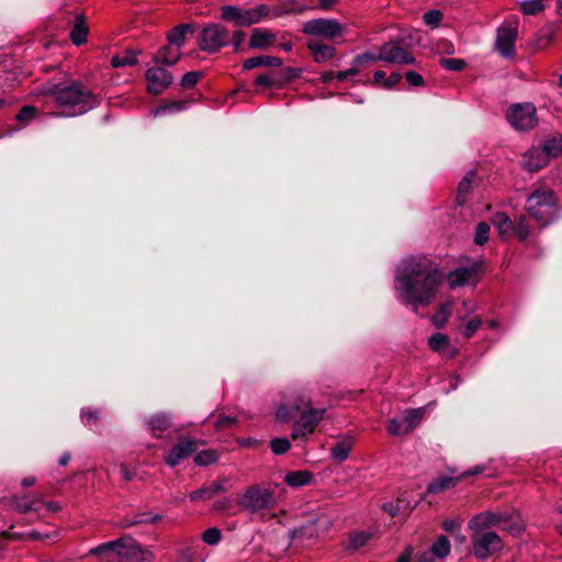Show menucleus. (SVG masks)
<instances>
[{"label":"nucleus","instance_id":"nucleus-17","mask_svg":"<svg viewBox=\"0 0 562 562\" xmlns=\"http://www.w3.org/2000/svg\"><path fill=\"white\" fill-rule=\"evenodd\" d=\"M480 263L473 262L470 267H460L450 271L447 276V281L450 288L456 289L469 283L480 271Z\"/></svg>","mask_w":562,"mask_h":562},{"label":"nucleus","instance_id":"nucleus-45","mask_svg":"<svg viewBox=\"0 0 562 562\" xmlns=\"http://www.w3.org/2000/svg\"><path fill=\"white\" fill-rule=\"evenodd\" d=\"M525 14L533 15L541 12L544 8L543 0H525L520 4Z\"/></svg>","mask_w":562,"mask_h":562},{"label":"nucleus","instance_id":"nucleus-47","mask_svg":"<svg viewBox=\"0 0 562 562\" xmlns=\"http://www.w3.org/2000/svg\"><path fill=\"white\" fill-rule=\"evenodd\" d=\"M303 70L302 68L286 67L283 68L278 75L281 82V86L301 77Z\"/></svg>","mask_w":562,"mask_h":562},{"label":"nucleus","instance_id":"nucleus-9","mask_svg":"<svg viewBox=\"0 0 562 562\" xmlns=\"http://www.w3.org/2000/svg\"><path fill=\"white\" fill-rule=\"evenodd\" d=\"M473 553L480 560H486L502 551L504 543L495 531H472Z\"/></svg>","mask_w":562,"mask_h":562},{"label":"nucleus","instance_id":"nucleus-48","mask_svg":"<svg viewBox=\"0 0 562 562\" xmlns=\"http://www.w3.org/2000/svg\"><path fill=\"white\" fill-rule=\"evenodd\" d=\"M38 114V110L35 106L32 105H25L23 106L20 112L16 114L15 119L18 122H21L23 124L29 123L31 120L36 117Z\"/></svg>","mask_w":562,"mask_h":562},{"label":"nucleus","instance_id":"nucleus-62","mask_svg":"<svg viewBox=\"0 0 562 562\" xmlns=\"http://www.w3.org/2000/svg\"><path fill=\"white\" fill-rule=\"evenodd\" d=\"M402 502H403V499L398 498L396 505H394L392 503H384L382 505V508L384 512H387L391 516H395L402 508V506H401Z\"/></svg>","mask_w":562,"mask_h":562},{"label":"nucleus","instance_id":"nucleus-52","mask_svg":"<svg viewBox=\"0 0 562 562\" xmlns=\"http://www.w3.org/2000/svg\"><path fill=\"white\" fill-rule=\"evenodd\" d=\"M291 445L286 438H274L271 441V449L276 454H283L290 449Z\"/></svg>","mask_w":562,"mask_h":562},{"label":"nucleus","instance_id":"nucleus-59","mask_svg":"<svg viewBox=\"0 0 562 562\" xmlns=\"http://www.w3.org/2000/svg\"><path fill=\"white\" fill-rule=\"evenodd\" d=\"M100 417V412L98 409L92 408H83L81 411V418L86 423L97 422Z\"/></svg>","mask_w":562,"mask_h":562},{"label":"nucleus","instance_id":"nucleus-56","mask_svg":"<svg viewBox=\"0 0 562 562\" xmlns=\"http://www.w3.org/2000/svg\"><path fill=\"white\" fill-rule=\"evenodd\" d=\"M235 424V418L229 416L220 415L214 420V426L217 429L231 428Z\"/></svg>","mask_w":562,"mask_h":562},{"label":"nucleus","instance_id":"nucleus-19","mask_svg":"<svg viewBox=\"0 0 562 562\" xmlns=\"http://www.w3.org/2000/svg\"><path fill=\"white\" fill-rule=\"evenodd\" d=\"M279 40V33L271 32L267 29H255L252 31L249 45L252 48L268 49L276 45Z\"/></svg>","mask_w":562,"mask_h":562},{"label":"nucleus","instance_id":"nucleus-39","mask_svg":"<svg viewBox=\"0 0 562 562\" xmlns=\"http://www.w3.org/2000/svg\"><path fill=\"white\" fill-rule=\"evenodd\" d=\"M372 537L368 531H355L349 535V548L357 550L363 547Z\"/></svg>","mask_w":562,"mask_h":562},{"label":"nucleus","instance_id":"nucleus-30","mask_svg":"<svg viewBox=\"0 0 562 562\" xmlns=\"http://www.w3.org/2000/svg\"><path fill=\"white\" fill-rule=\"evenodd\" d=\"M475 178V171H469L459 182L457 191V203L459 205H462L465 202V198L468 193L471 191Z\"/></svg>","mask_w":562,"mask_h":562},{"label":"nucleus","instance_id":"nucleus-4","mask_svg":"<svg viewBox=\"0 0 562 562\" xmlns=\"http://www.w3.org/2000/svg\"><path fill=\"white\" fill-rule=\"evenodd\" d=\"M499 528L512 535H519L524 530V524L516 512H491L485 510L475 515L469 521L472 531H491V528Z\"/></svg>","mask_w":562,"mask_h":562},{"label":"nucleus","instance_id":"nucleus-57","mask_svg":"<svg viewBox=\"0 0 562 562\" xmlns=\"http://www.w3.org/2000/svg\"><path fill=\"white\" fill-rule=\"evenodd\" d=\"M405 78H406V81L409 83V86L412 87H422L424 86V78L422 75L415 72V71H407L405 74Z\"/></svg>","mask_w":562,"mask_h":562},{"label":"nucleus","instance_id":"nucleus-51","mask_svg":"<svg viewBox=\"0 0 562 562\" xmlns=\"http://www.w3.org/2000/svg\"><path fill=\"white\" fill-rule=\"evenodd\" d=\"M440 65L452 71H460L465 67V63L462 59L459 58H441Z\"/></svg>","mask_w":562,"mask_h":562},{"label":"nucleus","instance_id":"nucleus-34","mask_svg":"<svg viewBox=\"0 0 562 562\" xmlns=\"http://www.w3.org/2000/svg\"><path fill=\"white\" fill-rule=\"evenodd\" d=\"M312 481V473L308 471H294L285 475L284 482L291 487H300Z\"/></svg>","mask_w":562,"mask_h":562},{"label":"nucleus","instance_id":"nucleus-40","mask_svg":"<svg viewBox=\"0 0 562 562\" xmlns=\"http://www.w3.org/2000/svg\"><path fill=\"white\" fill-rule=\"evenodd\" d=\"M451 314V306L442 304L438 307L432 317V323L437 328H442Z\"/></svg>","mask_w":562,"mask_h":562},{"label":"nucleus","instance_id":"nucleus-53","mask_svg":"<svg viewBox=\"0 0 562 562\" xmlns=\"http://www.w3.org/2000/svg\"><path fill=\"white\" fill-rule=\"evenodd\" d=\"M202 539L205 543L215 546L221 540V531L217 528H209L203 532Z\"/></svg>","mask_w":562,"mask_h":562},{"label":"nucleus","instance_id":"nucleus-18","mask_svg":"<svg viewBox=\"0 0 562 562\" xmlns=\"http://www.w3.org/2000/svg\"><path fill=\"white\" fill-rule=\"evenodd\" d=\"M549 164V158L542 148L533 147L527 150L521 160L524 169L537 172Z\"/></svg>","mask_w":562,"mask_h":562},{"label":"nucleus","instance_id":"nucleus-33","mask_svg":"<svg viewBox=\"0 0 562 562\" xmlns=\"http://www.w3.org/2000/svg\"><path fill=\"white\" fill-rule=\"evenodd\" d=\"M493 224L498 228V233L503 238L513 235V221L505 213H497L493 217Z\"/></svg>","mask_w":562,"mask_h":562},{"label":"nucleus","instance_id":"nucleus-3","mask_svg":"<svg viewBox=\"0 0 562 562\" xmlns=\"http://www.w3.org/2000/svg\"><path fill=\"white\" fill-rule=\"evenodd\" d=\"M284 398L285 402L278 406L276 416L279 422L283 423L290 422L299 416V420L293 428L292 439L305 438L313 434L317 425L324 418L326 409L313 408L311 405V396L302 389L289 391Z\"/></svg>","mask_w":562,"mask_h":562},{"label":"nucleus","instance_id":"nucleus-63","mask_svg":"<svg viewBox=\"0 0 562 562\" xmlns=\"http://www.w3.org/2000/svg\"><path fill=\"white\" fill-rule=\"evenodd\" d=\"M278 45L284 52H291L293 48V43L286 38L285 34H279Z\"/></svg>","mask_w":562,"mask_h":562},{"label":"nucleus","instance_id":"nucleus-24","mask_svg":"<svg viewBox=\"0 0 562 562\" xmlns=\"http://www.w3.org/2000/svg\"><path fill=\"white\" fill-rule=\"evenodd\" d=\"M283 64L282 59L273 56H255L248 58L244 63V69L250 70L256 67H281Z\"/></svg>","mask_w":562,"mask_h":562},{"label":"nucleus","instance_id":"nucleus-49","mask_svg":"<svg viewBox=\"0 0 562 562\" xmlns=\"http://www.w3.org/2000/svg\"><path fill=\"white\" fill-rule=\"evenodd\" d=\"M488 234H490V225L485 222H481L477 224L475 229V237L474 241L475 244L482 246L488 240Z\"/></svg>","mask_w":562,"mask_h":562},{"label":"nucleus","instance_id":"nucleus-46","mask_svg":"<svg viewBox=\"0 0 562 562\" xmlns=\"http://www.w3.org/2000/svg\"><path fill=\"white\" fill-rule=\"evenodd\" d=\"M241 9L234 5L222 7V18L226 21H233L236 25L240 26Z\"/></svg>","mask_w":562,"mask_h":562},{"label":"nucleus","instance_id":"nucleus-26","mask_svg":"<svg viewBox=\"0 0 562 562\" xmlns=\"http://www.w3.org/2000/svg\"><path fill=\"white\" fill-rule=\"evenodd\" d=\"M170 417L162 413L156 414L147 420L149 430L156 437H160L170 427Z\"/></svg>","mask_w":562,"mask_h":562},{"label":"nucleus","instance_id":"nucleus-7","mask_svg":"<svg viewBox=\"0 0 562 562\" xmlns=\"http://www.w3.org/2000/svg\"><path fill=\"white\" fill-rule=\"evenodd\" d=\"M231 43L229 31L218 24H207L198 37L199 47L206 53L213 54Z\"/></svg>","mask_w":562,"mask_h":562},{"label":"nucleus","instance_id":"nucleus-27","mask_svg":"<svg viewBox=\"0 0 562 562\" xmlns=\"http://www.w3.org/2000/svg\"><path fill=\"white\" fill-rule=\"evenodd\" d=\"M138 50L126 49L122 54H117L112 57L111 66L114 68L135 66L138 61Z\"/></svg>","mask_w":562,"mask_h":562},{"label":"nucleus","instance_id":"nucleus-8","mask_svg":"<svg viewBox=\"0 0 562 562\" xmlns=\"http://www.w3.org/2000/svg\"><path fill=\"white\" fill-rule=\"evenodd\" d=\"M507 120L509 124L520 132L531 131L538 125L536 106L530 103H515L507 110Z\"/></svg>","mask_w":562,"mask_h":562},{"label":"nucleus","instance_id":"nucleus-14","mask_svg":"<svg viewBox=\"0 0 562 562\" xmlns=\"http://www.w3.org/2000/svg\"><path fill=\"white\" fill-rule=\"evenodd\" d=\"M108 547L119 548V560L124 559L130 562L144 560V549L130 536H124L117 540L110 541Z\"/></svg>","mask_w":562,"mask_h":562},{"label":"nucleus","instance_id":"nucleus-15","mask_svg":"<svg viewBox=\"0 0 562 562\" xmlns=\"http://www.w3.org/2000/svg\"><path fill=\"white\" fill-rule=\"evenodd\" d=\"M381 61L389 64H406L411 65L415 63L414 56L404 49L396 42H389L382 46H379Z\"/></svg>","mask_w":562,"mask_h":562},{"label":"nucleus","instance_id":"nucleus-42","mask_svg":"<svg viewBox=\"0 0 562 562\" xmlns=\"http://www.w3.org/2000/svg\"><path fill=\"white\" fill-rule=\"evenodd\" d=\"M513 223V235H516L520 240H525L529 235V226L526 217L520 216Z\"/></svg>","mask_w":562,"mask_h":562},{"label":"nucleus","instance_id":"nucleus-29","mask_svg":"<svg viewBox=\"0 0 562 562\" xmlns=\"http://www.w3.org/2000/svg\"><path fill=\"white\" fill-rule=\"evenodd\" d=\"M459 481H460V476L459 477L440 476V477L434 480L431 483H429L427 490L431 494L441 493V492L453 488Z\"/></svg>","mask_w":562,"mask_h":562},{"label":"nucleus","instance_id":"nucleus-64","mask_svg":"<svg viewBox=\"0 0 562 562\" xmlns=\"http://www.w3.org/2000/svg\"><path fill=\"white\" fill-rule=\"evenodd\" d=\"M402 79V76L398 72H392L385 80H384V87L385 88H393L396 86Z\"/></svg>","mask_w":562,"mask_h":562},{"label":"nucleus","instance_id":"nucleus-43","mask_svg":"<svg viewBox=\"0 0 562 562\" xmlns=\"http://www.w3.org/2000/svg\"><path fill=\"white\" fill-rule=\"evenodd\" d=\"M428 344L434 351H442L449 346V338L441 333H436L429 337Z\"/></svg>","mask_w":562,"mask_h":562},{"label":"nucleus","instance_id":"nucleus-23","mask_svg":"<svg viewBox=\"0 0 562 562\" xmlns=\"http://www.w3.org/2000/svg\"><path fill=\"white\" fill-rule=\"evenodd\" d=\"M181 57V49L178 46L168 44L158 50L155 61L159 65L171 66L176 64Z\"/></svg>","mask_w":562,"mask_h":562},{"label":"nucleus","instance_id":"nucleus-35","mask_svg":"<svg viewBox=\"0 0 562 562\" xmlns=\"http://www.w3.org/2000/svg\"><path fill=\"white\" fill-rule=\"evenodd\" d=\"M190 29H191V25H189V24H181V25L173 27L168 33V36H167L169 44L181 48V46H183L186 43L187 33L189 32Z\"/></svg>","mask_w":562,"mask_h":562},{"label":"nucleus","instance_id":"nucleus-36","mask_svg":"<svg viewBox=\"0 0 562 562\" xmlns=\"http://www.w3.org/2000/svg\"><path fill=\"white\" fill-rule=\"evenodd\" d=\"M542 149L549 159L562 155V135H555L547 139Z\"/></svg>","mask_w":562,"mask_h":562},{"label":"nucleus","instance_id":"nucleus-58","mask_svg":"<svg viewBox=\"0 0 562 562\" xmlns=\"http://www.w3.org/2000/svg\"><path fill=\"white\" fill-rule=\"evenodd\" d=\"M257 23L252 8L241 10L240 26H247Z\"/></svg>","mask_w":562,"mask_h":562},{"label":"nucleus","instance_id":"nucleus-50","mask_svg":"<svg viewBox=\"0 0 562 562\" xmlns=\"http://www.w3.org/2000/svg\"><path fill=\"white\" fill-rule=\"evenodd\" d=\"M256 83L259 85V86H263V87H281V82H280V79H279V75L278 74H273V75H269V74H263V75H259L256 79Z\"/></svg>","mask_w":562,"mask_h":562},{"label":"nucleus","instance_id":"nucleus-2","mask_svg":"<svg viewBox=\"0 0 562 562\" xmlns=\"http://www.w3.org/2000/svg\"><path fill=\"white\" fill-rule=\"evenodd\" d=\"M43 93L58 109L52 113L54 116L81 115L100 104L99 98L77 80L49 83L44 88Z\"/></svg>","mask_w":562,"mask_h":562},{"label":"nucleus","instance_id":"nucleus-21","mask_svg":"<svg viewBox=\"0 0 562 562\" xmlns=\"http://www.w3.org/2000/svg\"><path fill=\"white\" fill-rule=\"evenodd\" d=\"M306 46L312 52L313 58L316 63H325L331 59L336 54L335 47L323 44L318 40L308 41Z\"/></svg>","mask_w":562,"mask_h":562},{"label":"nucleus","instance_id":"nucleus-32","mask_svg":"<svg viewBox=\"0 0 562 562\" xmlns=\"http://www.w3.org/2000/svg\"><path fill=\"white\" fill-rule=\"evenodd\" d=\"M110 542L102 543L90 550L91 555L100 557L104 562H117L119 561V548L108 547Z\"/></svg>","mask_w":562,"mask_h":562},{"label":"nucleus","instance_id":"nucleus-60","mask_svg":"<svg viewBox=\"0 0 562 562\" xmlns=\"http://www.w3.org/2000/svg\"><path fill=\"white\" fill-rule=\"evenodd\" d=\"M183 106H184L183 102H173V103L157 108L155 111V114L156 115L164 114L167 111H180L183 109Z\"/></svg>","mask_w":562,"mask_h":562},{"label":"nucleus","instance_id":"nucleus-22","mask_svg":"<svg viewBox=\"0 0 562 562\" xmlns=\"http://www.w3.org/2000/svg\"><path fill=\"white\" fill-rule=\"evenodd\" d=\"M14 504L21 513L40 512L43 507V499L41 496L22 495L14 497Z\"/></svg>","mask_w":562,"mask_h":562},{"label":"nucleus","instance_id":"nucleus-54","mask_svg":"<svg viewBox=\"0 0 562 562\" xmlns=\"http://www.w3.org/2000/svg\"><path fill=\"white\" fill-rule=\"evenodd\" d=\"M201 76L202 75L199 71H189L184 74V76L181 79V87L184 89L192 88L200 80Z\"/></svg>","mask_w":562,"mask_h":562},{"label":"nucleus","instance_id":"nucleus-28","mask_svg":"<svg viewBox=\"0 0 562 562\" xmlns=\"http://www.w3.org/2000/svg\"><path fill=\"white\" fill-rule=\"evenodd\" d=\"M88 26L82 15H77L75 24L70 32V38L75 45H80L87 41Z\"/></svg>","mask_w":562,"mask_h":562},{"label":"nucleus","instance_id":"nucleus-37","mask_svg":"<svg viewBox=\"0 0 562 562\" xmlns=\"http://www.w3.org/2000/svg\"><path fill=\"white\" fill-rule=\"evenodd\" d=\"M434 557L443 559L450 553V541L446 536H440L431 546Z\"/></svg>","mask_w":562,"mask_h":562},{"label":"nucleus","instance_id":"nucleus-6","mask_svg":"<svg viewBox=\"0 0 562 562\" xmlns=\"http://www.w3.org/2000/svg\"><path fill=\"white\" fill-rule=\"evenodd\" d=\"M238 505L251 513L271 509L274 505L273 491L262 485H251L240 495Z\"/></svg>","mask_w":562,"mask_h":562},{"label":"nucleus","instance_id":"nucleus-13","mask_svg":"<svg viewBox=\"0 0 562 562\" xmlns=\"http://www.w3.org/2000/svg\"><path fill=\"white\" fill-rule=\"evenodd\" d=\"M200 442L188 437L180 438L166 454L165 461L170 467L178 465L182 460L198 451Z\"/></svg>","mask_w":562,"mask_h":562},{"label":"nucleus","instance_id":"nucleus-61","mask_svg":"<svg viewBox=\"0 0 562 562\" xmlns=\"http://www.w3.org/2000/svg\"><path fill=\"white\" fill-rule=\"evenodd\" d=\"M254 10V13H255V18L257 20V23L260 22L262 19H265L266 16H268L269 12H270V9L268 5L266 4H259L257 5L256 8H252Z\"/></svg>","mask_w":562,"mask_h":562},{"label":"nucleus","instance_id":"nucleus-20","mask_svg":"<svg viewBox=\"0 0 562 562\" xmlns=\"http://www.w3.org/2000/svg\"><path fill=\"white\" fill-rule=\"evenodd\" d=\"M227 482L226 479H222L218 481H214L207 485L202 486L201 488L192 492L189 497L192 502H199V501H206L211 499L216 495L217 493L225 492L227 488L225 486V483Z\"/></svg>","mask_w":562,"mask_h":562},{"label":"nucleus","instance_id":"nucleus-10","mask_svg":"<svg viewBox=\"0 0 562 562\" xmlns=\"http://www.w3.org/2000/svg\"><path fill=\"white\" fill-rule=\"evenodd\" d=\"M424 408L406 409L401 416L389 420L387 431L392 436H403L414 430L424 417Z\"/></svg>","mask_w":562,"mask_h":562},{"label":"nucleus","instance_id":"nucleus-1","mask_svg":"<svg viewBox=\"0 0 562 562\" xmlns=\"http://www.w3.org/2000/svg\"><path fill=\"white\" fill-rule=\"evenodd\" d=\"M443 280V272L431 259L408 257L397 266L394 288L408 305L426 307L435 301Z\"/></svg>","mask_w":562,"mask_h":562},{"label":"nucleus","instance_id":"nucleus-31","mask_svg":"<svg viewBox=\"0 0 562 562\" xmlns=\"http://www.w3.org/2000/svg\"><path fill=\"white\" fill-rule=\"evenodd\" d=\"M160 518L161 517L159 515H151L149 513H140V514L135 515L134 517H125L121 521L120 525L123 528H130V527L138 526L142 524H148V522L154 524V522L160 520Z\"/></svg>","mask_w":562,"mask_h":562},{"label":"nucleus","instance_id":"nucleus-12","mask_svg":"<svg viewBox=\"0 0 562 562\" xmlns=\"http://www.w3.org/2000/svg\"><path fill=\"white\" fill-rule=\"evenodd\" d=\"M518 31L514 24H503L497 30L495 48L504 57H512L515 54V44Z\"/></svg>","mask_w":562,"mask_h":562},{"label":"nucleus","instance_id":"nucleus-11","mask_svg":"<svg viewBox=\"0 0 562 562\" xmlns=\"http://www.w3.org/2000/svg\"><path fill=\"white\" fill-rule=\"evenodd\" d=\"M302 32L307 35L333 40L342 35V26L336 20L314 19L303 25Z\"/></svg>","mask_w":562,"mask_h":562},{"label":"nucleus","instance_id":"nucleus-44","mask_svg":"<svg viewBox=\"0 0 562 562\" xmlns=\"http://www.w3.org/2000/svg\"><path fill=\"white\" fill-rule=\"evenodd\" d=\"M483 324V321L481 317L476 316L467 323H464L463 329H462V336L465 339H469L475 335V333L481 328Z\"/></svg>","mask_w":562,"mask_h":562},{"label":"nucleus","instance_id":"nucleus-25","mask_svg":"<svg viewBox=\"0 0 562 562\" xmlns=\"http://www.w3.org/2000/svg\"><path fill=\"white\" fill-rule=\"evenodd\" d=\"M353 447L352 438H344L339 440L330 449L331 458L337 462H344L349 457V453Z\"/></svg>","mask_w":562,"mask_h":562},{"label":"nucleus","instance_id":"nucleus-5","mask_svg":"<svg viewBox=\"0 0 562 562\" xmlns=\"http://www.w3.org/2000/svg\"><path fill=\"white\" fill-rule=\"evenodd\" d=\"M526 211L541 226L548 225L558 214L557 198L551 190H536L526 201Z\"/></svg>","mask_w":562,"mask_h":562},{"label":"nucleus","instance_id":"nucleus-16","mask_svg":"<svg viewBox=\"0 0 562 562\" xmlns=\"http://www.w3.org/2000/svg\"><path fill=\"white\" fill-rule=\"evenodd\" d=\"M147 90L151 94H160L173 80L172 75L162 67H151L145 74Z\"/></svg>","mask_w":562,"mask_h":562},{"label":"nucleus","instance_id":"nucleus-55","mask_svg":"<svg viewBox=\"0 0 562 562\" xmlns=\"http://www.w3.org/2000/svg\"><path fill=\"white\" fill-rule=\"evenodd\" d=\"M442 19V13L438 10H430L424 14V22L430 26H437Z\"/></svg>","mask_w":562,"mask_h":562},{"label":"nucleus","instance_id":"nucleus-41","mask_svg":"<svg viewBox=\"0 0 562 562\" xmlns=\"http://www.w3.org/2000/svg\"><path fill=\"white\" fill-rule=\"evenodd\" d=\"M378 60H381L379 47H376L374 50L366 52L363 54L356 56L353 59V64L356 66L363 67L370 63H375Z\"/></svg>","mask_w":562,"mask_h":562},{"label":"nucleus","instance_id":"nucleus-38","mask_svg":"<svg viewBox=\"0 0 562 562\" xmlns=\"http://www.w3.org/2000/svg\"><path fill=\"white\" fill-rule=\"evenodd\" d=\"M218 460V453L216 450L207 449L199 451L194 457V463L200 467L210 465Z\"/></svg>","mask_w":562,"mask_h":562}]
</instances>
